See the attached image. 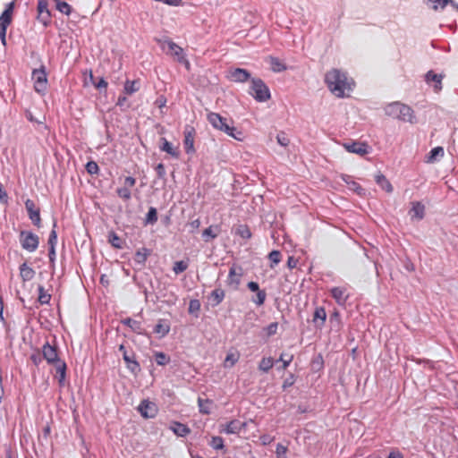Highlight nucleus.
<instances>
[{"mask_svg":"<svg viewBox=\"0 0 458 458\" xmlns=\"http://www.w3.org/2000/svg\"><path fill=\"white\" fill-rule=\"evenodd\" d=\"M375 182L382 190L388 193L392 192L394 190L390 182L381 173H378L375 175Z\"/></svg>","mask_w":458,"mask_h":458,"instance_id":"nucleus-29","label":"nucleus"},{"mask_svg":"<svg viewBox=\"0 0 458 458\" xmlns=\"http://www.w3.org/2000/svg\"><path fill=\"white\" fill-rule=\"evenodd\" d=\"M242 274V272L236 274L235 267H232L229 270L228 277H227V284L233 286V289L237 290L241 284V277Z\"/></svg>","mask_w":458,"mask_h":458,"instance_id":"nucleus-25","label":"nucleus"},{"mask_svg":"<svg viewBox=\"0 0 458 458\" xmlns=\"http://www.w3.org/2000/svg\"><path fill=\"white\" fill-rule=\"evenodd\" d=\"M140 89V81L139 80H126L124 82L123 91L127 95H131L137 92Z\"/></svg>","mask_w":458,"mask_h":458,"instance_id":"nucleus-35","label":"nucleus"},{"mask_svg":"<svg viewBox=\"0 0 458 458\" xmlns=\"http://www.w3.org/2000/svg\"><path fill=\"white\" fill-rule=\"evenodd\" d=\"M136 184V179L132 176H126L123 180V186L131 189Z\"/></svg>","mask_w":458,"mask_h":458,"instance_id":"nucleus-64","label":"nucleus"},{"mask_svg":"<svg viewBox=\"0 0 458 458\" xmlns=\"http://www.w3.org/2000/svg\"><path fill=\"white\" fill-rule=\"evenodd\" d=\"M194 136H195V130L193 127L185 129L183 145H184L185 152L187 154H193L196 151L195 148H194Z\"/></svg>","mask_w":458,"mask_h":458,"instance_id":"nucleus-17","label":"nucleus"},{"mask_svg":"<svg viewBox=\"0 0 458 458\" xmlns=\"http://www.w3.org/2000/svg\"><path fill=\"white\" fill-rule=\"evenodd\" d=\"M432 4V9L437 11L439 7L444 9L447 4H450L454 9L458 11V4L454 0H428Z\"/></svg>","mask_w":458,"mask_h":458,"instance_id":"nucleus-31","label":"nucleus"},{"mask_svg":"<svg viewBox=\"0 0 458 458\" xmlns=\"http://www.w3.org/2000/svg\"><path fill=\"white\" fill-rule=\"evenodd\" d=\"M10 24L0 21V39L4 46L6 45V31Z\"/></svg>","mask_w":458,"mask_h":458,"instance_id":"nucleus-56","label":"nucleus"},{"mask_svg":"<svg viewBox=\"0 0 458 458\" xmlns=\"http://www.w3.org/2000/svg\"><path fill=\"white\" fill-rule=\"evenodd\" d=\"M20 276L22 281L27 282L30 281L35 276V271L32 267H29L26 262L22 263L20 266Z\"/></svg>","mask_w":458,"mask_h":458,"instance_id":"nucleus-30","label":"nucleus"},{"mask_svg":"<svg viewBox=\"0 0 458 458\" xmlns=\"http://www.w3.org/2000/svg\"><path fill=\"white\" fill-rule=\"evenodd\" d=\"M55 250H48L49 266L54 270L55 266Z\"/></svg>","mask_w":458,"mask_h":458,"instance_id":"nucleus-63","label":"nucleus"},{"mask_svg":"<svg viewBox=\"0 0 458 458\" xmlns=\"http://www.w3.org/2000/svg\"><path fill=\"white\" fill-rule=\"evenodd\" d=\"M276 140L279 145L287 147L290 143V140L284 131H280L276 136Z\"/></svg>","mask_w":458,"mask_h":458,"instance_id":"nucleus-54","label":"nucleus"},{"mask_svg":"<svg viewBox=\"0 0 458 458\" xmlns=\"http://www.w3.org/2000/svg\"><path fill=\"white\" fill-rule=\"evenodd\" d=\"M327 320V312L324 307H316L313 317H312V322L314 323V326L318 329H322L325 326Z\"/></svg>","mask_w":458,"mask_h":458,"instance_id":"nucleus-19","label":"nucleus"},{"mask_svg":"<svg viewBox=\"0 0 458 458\" xmlns=\"http://www.w3.org/2000/svg\"><path fill=\"white\" fill-rule=\"evenodd\" d=\"M155 361L158 366H165L171 360L170 356L163 352H156L154 354Z\"/></svg>","mask_w":458,"mask_h":458,"instance_id":"nucleus-42","label":"nucleus"},{"mask_svg":"<svg viewBox=\"0 0 458 458\" xmlns=\"http://www.w3.org/2000/svg\"><path fill=\"white\" fill-rule=\"evenodd\" d=\"M42 355L44 360L51 365L55 366L58 362L63 361L59 358L57 347L51 345L48 342L42 346Z\"/></svg>","mask_w":458,"mask_h":458,"instance_id":"nucleus-10","label":"nucleus"},{"mask_svg":"<svg viewBox=\"0 0 458 458\" xmlns=\"http://www.w3.org/2000/svg\"><path fill=\"white\" fill-rule=\"evenodd\" d=\"M325 82L329 90L338 98L344 96L345 89H351L346 72L332 69L325 75Z\"/></svg>","mask_w":458,"mask_h":458,"instance_id":"nucleus-1","label":"nucleus"},{"mask_svg":"<svg viewBox=\"0 0 458 458\" xmlns=\"http://www.w3.org/2000/svg\"><path fill=\"white\" fill-rule=\"evenodd\" d=\"M200 310V302L199 300H191L189 303V313L193 314Z\"/></svg>","mask_w":458,"mask_h":458,"instance_id":"nucleus-57","label":"nucleus"},{"mask_svg":"<svg viewBox=\"0 0 458 458\" xmlns=\"http://www.w3.org/2000/svg\"><path fill=\"white\" fill-rule=\"evenodd\" d=\"M55 227H56V222L54 221L53 229L51 230V232L49 233L48 241H47L48 250H52V249L55 250V246L57 243V233L55 229Z\"/></svg>","mask_w":458,"mask_h":458,"instance_id":"nucleus-44","label":"nucleus"},{"mask_svg":"<svg viewBox=\"0 0 458 458\" xmlns=\"http://www.w3.org/2000/svg\"><path fill=\"white\" fill-rule=\"evenodd\" d=\"M19 241L23 250L34 252L39 244V237L31 231L21 230L19 234Z\"/></svg>","mask_w":458,"mask_h":458,"instance_id":"nucleus-7","label":"nucleus"},{"mask_svg":"<svg viewBox=\"0 0 458 458\" xmlns=\"http://www.w3.org/2000/svg\"><path fill=\"white\" fill-rule=\"evenodd\" d=\"M277 328H278V323L277 322H273V323H270L266 328V332H267V335L268 336H271V335H274L276 334L277 332Z\"/></svg>","mask_w":458,"mask_h":458,"instance_id":"nucleus-61","label":"nucleus"},{"mask_svg":"<svg viewBox=\"0 0 458 458\" xmlns=\"http://www.w3.org/2000/svg\"><path fill=\"white\" fill-rule=\"evenodd\" d=\"M159 149L167 153L172 157L179 158L180 151L178 147H174L165 138H160Z\"/></svg>","mask_w":458,"mask_h":458,"instance_id":"nucleus-20","label":"nucleus"},{"mask_svg":"<svg viewBox=\"0 0 458 458\" xmlns=\"http://www.w3.org/2000/svg\"><path fill=\"white\" fill-rule=\"evenodd\" d=\"M344 148L350 152L360 155L361 157L369 154L371 148L366 142L352 141L344 144Z\"/></svg>","mask_w":458,"mask_h":458,"instance_id":"nucleus-12","label":"nucleus"},{"mask_svg":"<svg viewBox=\"0 0 458 458\" xmlns=\"http://www.w3.org/2000/svg\"><path fill=\"white\" fill-rule=\"evenodd\" d=\"M385 114L403 122L413 123V110L407 105L393 102L385 107Z\"/></svg>","mask_w":458,"mask_h":458,"instance_id":"nucleus-3","label":"nucleus"},{"mask_svg":"<svg viewBox=\"0 0 458 458\" xmlns=\"http://www.w3.org/2000/svg\"><path fill=\"white\" fill-rule=\"evenodd\" d=\"M209 445L215 449V450H224L225 449V444L224 439L221 437H212Z\"/></svg>","mask_w":458,"mask_h":458,"instance_id":"nucleus-48","label":"nucleus"},{"mask_svg":"<svg viewBox=\"0 0 458 458\" xmlns=\"http://www.w3.org/2000/svg\"><path fill=\"white\" fill-rule=\"evenodd\" d=\"M25 208L28 213L30 219L32 224L38 228L41 227V218H40V210L36 207V204L33 200L28 199L25 201Z\"/></svg>","mask_w":458,"mask_h":458,"instance_id":"nucleus-14","label":"nucleus"},{"mask_svg":"<svg viewBox=\"0 0 458 458\" xmlns=\"http://www.w3.org/2000/svg\"><path fill=\"white\" fill-rule=\"evenodd\" d=\"M212 403V401L209 399H202L200 397L198 398V405H199V411L202 414H209L210 409L209 405Z\"/></svg>","mask_w":458,"mask_h":458,"instance_id":"nucleus-41","label":"nucleus"},{"mask_svg":"<svg viewBox=\"0 0 458 458\" xmlns=\"http://www.w3.org/2000/svg\"><path fill=\"white\" fill-rule=\"evenodd\" d=\"M153 332L164 337L170 332V324L165 319H159L157 324L154 327Z\"/></svg>","mask_w":458,"mask_h":458,"instance_id":"nucleus-28","label":"nucleus"},{"mask_svg":"<svg viewBox=\"0 0 458 458\" xmlns=\"http://www.w3.org/2000/svg\"><path fill=\"white\" fill-rule=\"evenodd\" d=\"M225 293L223 289L220 287L216 288L214 291L211 292L208 300L211 301V305L213 307H216L219 305L223 300L225 299Z\"/></svg>","mask_w":458,"mask_h":458,"instance_id":"nucleus-27","label":"nucleus"},{"mask_svg":"<svg viewBox=\"0 0 458 458\" xmlns=\"http://www.w3.org/2000/svg\"><path fill=\"white\" fill-rule=\"evenodd\" d=\"M249 93L258 102H265L271 98L270 90L260 78H252Z\"/></svg>","mask_w":458,"mask_h":458,"instance_id":"nucleus-4","label":"nucleus"},{"mask_svg":"<svg viewBox=\"0 0 458 458\" xmlns=\"http://www.w3.org/2000/svg\"><path fill=\"white\" fill-rule=\"evenodd\" d=\"M122 323L129 327L132 332L138 335H146V332L140 321L134 320L131 318H126L122 320Z\"/></svg>","mask_w":458,"mask_h":458,"instance_id":"nucleus-23","label":"nucleus"},{"mask_svg":"<svg viewBox=\"0 0 458 458\" xmlns=\"http://www.w3.org/2000/svg\"><path fill=\"white\" fill-rule=\"evenodd\" d=\"M208 121L215 129L226 133L228 136L237 140H242V132L236 130L233 125V121L230 120L229 123L227 118L214 112L208 114Z\"/></svg>","mask_w":458,"mask_h":458,"instance_id":"nucleus-2","label":"nucleus"},{"mask_svg":"<svg viewBox=\"0 0 458 458\" xmlns=\"http://www.w3.org/2000/svg\"><path fill=\"white\" fill-rule=\"evenodd\" d=\"M158 42L160 44L161 48L164 51H166L167 55H171L172 56L176 57L179 63L185 64L186 68L189 69L190 63L186 59L183 54V49L181 47H179L176 43L168 38H165L164 40H158Z\"/></svg>","mask_w":458,"mask_h":458,"instance_id":"nucleus-5","label":"nucleus"},{"mask_svg":"<svg viewBox=\"0 0 458 458\" xmlns=\"http://www.w3.org/2000/svg\"><path fill=\"white\" fill-rule=\"evenodd\" d=\"M445 155V150L443 147H436L433 148L428 157H427V162L428 163H434L436 162L439 157H443Z\"/></svg>","mask_w":458,"mask_h":458,"instance_id":"nucleus-34","label":"nucleus"},{"mask_svg":"<svg viewBox=\"0 0 458 458\" xmlns=\"http://www.w3.org/2000/svg\"><path fill=\"white\" fill-rule=\"evenodd\" d=\"M171 429L178 437H186L191 433V428L187 425L177 421L174 423Z\"/></svg>","mask_w":458,"mask_h":458,"instance_id":"nucleus-33","label":"nucleus"},{"mask_svg":"<svg viewBox=\"0 0 458 458\" xmlns=\"http://www.w3.org/2000/svg\"><path fill=\"white\" fill-rule=\"evenodd\" d=\"M409 215L411 220L420 221L425 216V206L420 201H412Z\"/></svg>","mask_w":458,"mask_h":458,"instance_id":"nucleus-18","label":"nucleus"},{"mask_svg":"<svg viewBox=\"0 0 458 458\" xmlns=\"http://www.w3.org/2000/svg\"><path fill=\"white\" fill-rule=\"evenodd\" d=\"M108 242L112 245V247L119 250L123 249L124 244V241L114 231H111L108 233Z\"/></svg>","mask_w":458,"mask_h":458,"instance_id":"nucleus-36","label":"nucleus"},{"mask_svg":"<svg viewBox=\"0 0 458 458\" xmlns=\"http://www.w3.org/2000/svg\"><path fill=\"white\" fill-rule=\"evenodd\" d=\"M228 78L234 82H245L250 79V72L242 68H232L229 70Z\"/></svg>","mask_w":458,"mask_h":458,"instance_id":"nucleus-16","label":"nucleus"},{"mask_svg":"<svg viewBox=\"0 0 458 458\" xmlns=\"http://www.w3.org/2000/svg\"><path fill=\"white\" fill-rule=\"evenodd\" d=\"M30 360L35 366L38 367L43 361L44 358L42 353H40L39 351H38L37 352H34L30 356Z\"/></svg>","mask_w":458,"mask_h":458,"instance_id":"nucleus-59","label":"nucleus"},{"mask_svg":"<svg viewBox=\"0 0 458 458\" xmlns=\"http://www.w3.org/2000/svg\"><path fill=\"white\" fill-rule=\"evenodd\" d=\"M55 8L61 13L69 16L72 13V7L65 1L63 0H55Z\"/></svg>","mask_w":458,"mask_h":458,"instance_id":"nucleus-37","label":"nucleus"},{"mask_svg":"<svg viewBox=\"0 0 458 458\" xmlns=\"http://www.w3.org/2000/svg\"><path fill=\"white\" fill-rule=\"evenodd\" d=\"M188 267H189L188 261L180 260V261L174 262L173 270L176 275H178V274L184 272L188 268Z\"/></svg>","mask_w":458,"mask_h":458,"instance_id":"nucleus-52","label":"nucleus"},{"mask_svg":"<svg viewBox=\"0 0 458 458\" xmlns=\"http://www.w3.org/2000/svg\"><path fill=\"white\" fill-rule=\"evenodd\" d=\"M118 350L123 354V359L126 363L127 369L134 376H137L140 372L141 369L140 363L136 360L135 352L133 351L128 352L123 344H120Z\"/></svg>","mask_w":458,"mask_h":458,"instance_id":"nucleus-8","label":"nucleus"},{"mask_svg":"<svg viewBox=\"0 0 458 458\" xmlns=\"http://www.w3.org/2000/svg\"><path fill=\"white\" fill-rule=\"evenodd\" d=\"M89 79L92 81V83L94 84V86L96 87V89H98V90L101 91L102 89H105V90L106 89L108 83L103 77L99 78L98 81H95V78H94L92 72H90Z\"/></svg>","mask_w":458,"mask_h":458,"instance_id":"nucleus-50","label":"nucleus"},{"mask_svg":"<svg viewBox=\"0 0 458 458\" xmlns=\"http://www.w3.org/2000/svg\"><path fill=\"white\" fill-rule=\"evenodd\" d=\"M235 233L242 239H250L251 237V232L247 225H240Z\"/></svg>","mask_w":458,"mask_h":458,"instance_id":"nucleus-47","label":"nucleus"},{"mask_svg":"<svg viewBox=\"0 0 458 458\" xmlns=\"http://www.w3.org/2000/svg\"><path fill=\"white\" fill-rule=\"evenodd\" d=\"M295 383V376L293 373H290L287 377L284 378L282 388L283 390H286L287 388L293 386Z\"/></svg>","mask_w":458,"mask_h":458,"instance_id":"nucleus-55","label":"nucleus"},{"mask_svg":"<svg viewBox=\"0 0 458 458\" xmlns=\"http://www.w3.org/2000/svg\"><path fill=\"white\" fill-rule=\"evenodd\" d=\"M341 177L342 180L349 186L350 190L354 191L359 195L364 193V189L358 182L352 180V177L350 175L343 174Z\"/></svg>","mask_w":458,"mask_h":458,"instance_id":"nucleus-32","label":"nucleus"},{"mask_svg":"<svg viewBox=\"0 0 458 458\" xmlns=\"http://www.w3.org/2000/svg\"><path fill=\"white\" fill-rule=\"evenodd\" d=\"M293 359V355H290L288 359H284V354L282 353L278 359V361H282V363H283L282 369H285L290 365Z\"/></svg>","mask_w":458,"mask_h":458,"instance_id":"nucleus-62","label":"nucleus"},{"mask_svg":"<svg viewBox=\"0 0 458 458\" xmlns=\"http://www.w3.org/2000/svg\"><path fill=\"white\" fill-rule=\"evenodd\" d=\"M55 371H56V377L58 380V385H59V386L62 387L64 386L65 378H66V370H67L66 363L64 361L58 362L55 366Z\"/></svg>","mask_w":458,"mask_h":458,"instance_id":"nucleus-26","label":"nucleus"},{"mask_svg":"<svg viewBox=\"0 0 458 458\" xmlns=\"http://www.w3.org/2000/svg\"><path fill=\"white\" fill-rule=\"evenodd\" d=\"M287 447L282 444H277L276 448V458H287Z\"/></svg>","mask_w":458,"mask_h":458,"instance_id":"nucleus-58","label":"nucleus"},{"mask_svg":"<svg viewBox=\"0 0 458 458\" xmlns=\"http://www.w3.org/2000/svg\"><path fill=\"white\" fill-rule=\"evenodd\" d=\"M267 298V293L265 290H259L256 293V298H252L251 301L257 306H262L265 303Z\"/></svg>","mask_w":458,"mask_h":458,"instance_id":"nucleus-51","label":"nucleus"},{"mask_svg":"<svg viewBox=\"0 0 458 458\" xmlns=\"http://www.w3.org/2000/svg\"><path fill=\"white\" fill-rule=\"evenodd\" d=\"M218 226H213L210 225L209 227L206 228L202 233L203 240L208 242L210 240H213L217 237L218 235Z\"/></svg>","mask_w":458,"mask_h":458,"instance_id":"nucleus-38","label":"nucleus"},{"mask_svg":"<svg viewBox=\"0 0 458 458\" xmlns=\"http://www.w3.org/2000/svg\"><path fill=\"white\" fill-rule=\"evenodd\" d=\"M330 295L339 306H344L350 298L346 286H335L330 289Z\"/></svg>","mask_w":458,"mask_h":458,"instance_id":"nucleus-15","label":"nucleus"},{"mask_svg":"<svg viewBox=\"0 0 458 458\" xmlns=\"http://www.w3.org/2000/svg\"><path fill=\"white\" fill-rule=\"evenodd\" d=\"M247 426L245 421H241L239 420H232L225 425L220 426L219 432L225 434H239L242 430H243Z\"/></svg>","mask_w":458,"mask_h":458,"instance_id":"nucleus-13","label":"nucleus"},{"mask_svg":"<svg viewBox=\"0 0 458 458\" xmlns=\"http://www.w3.org/2000/svg\"><path fill=\"white\" fill-rule=\"evenodd\" d=\"M31 79L34 81V90L42 96L45 95L47 89V74L44 64L38 69H33Z\"/></svg>","mask_w":458,"mask_h":458,"instance_id":"nucleus-6","label":"nucleus"},{"mask_svg":"<svg viewBox=\"0 0 458 458\" xmlns=\"http://www.w3.org/2000/svg\"><path fill=\"white\" fill-rule=\"evenodd\" d=\"M38 21L43 24L44 27H48L51 23L52 13L48 9L47 0H38Z\"/></svg>","mask_w":458,"mask_h":458,"instance_id":"nucleus-9","label":"nucleus"},{"mask_svg":"<svg viewBox=\"0 0 458 458\" xmlns=\"http://www.w3.org/2000/svg\"><path fill=\"white\" fill-rule=\"evenodd\" d=\"M14 6H15L14 1H12L5 5L4 10L3 11V13L0 15L1 22H5L7 24L12 23Z\"/></svg>","mask_w":458,"mask_h":458,"instance_id":"nucleus-24","label":"nucleus"},{"mask_svg":"<svg viewBox=\"0 0 458 458\" xmlns=\"http://www.w3.org/2000/svg\"><path fill=\"white\" fill-rule=\"evenodd\" d=\"M85 169L87 173L89 174L90 175H96L98 174L99 173L98 165L93 160L87 162Z\"/></svg>","mask_w":458,"mask_h":458,"instance_id":"nucleus-53","label":"nucleus"},{"mask_svg":"<svg viewBox=\"0 0 458 458\" xmlns=\"http://www.w3.org/2000/svg\"><path fill=\"white\" fill-rule=\"evenodd\" d=\"M116 194L123 201H129L131 199V189L124 186L117 188Z\"/></svg>","mask_w":458,"mask_h":458,"instance_id":"nucleus-45","label":"nucleus"},{"mask_svg":"<svg viewBox=\"0 0 458 458\" xmlns=\"http://www.w3.org/2000/svg\"><path fill=\"white\" fill-rule=\"evenodd\" d=\"M151 250L147 248H141L138 250L134 255L133 260L136 265L140 266V268L145 267L148 257L150 255Z\"/></svg>","mask_w":458,"mask_h":458,"instance_id":"nucleus-22","label":"nucleus"},{"mask_svg":"<svg viewBox=\"0 0 458 458\" xmlns=\"http://www.w3.org/2000/svg\"><path fill=\"white\" fill-rule=\"evenodd\" d=\"M271 69L276 72H280L286 70V66L277 57L270 56Z\"/></svg>","mask_w":458,"mask_h":458,"instance_id":"nucleus-43","label":"nucleus"},{"mask_svg":"<svg viewBox=\"0 0 458 458\" xmlns=\"http://www.w3.org/2000/svg\"><path fill=\"white\" fill-rule=\"evenodd\" d=\"M156 173L159 179H165L166 175L165 167L163 163H159L155 167Z\"/></svg>","mask_w":458,"mask_h":458,"instance_id":"nucleus-60","label":"nucleus"},{"mask_svg":"<svg viewBox=\"0 0 458 458\" xmlns=\"http://www.w3.org/2000/svg\"><path fill=\"white\" fill-rule=\"evenodd\" d=\"M138 411L143 418L153 419L157 416L158 409L155 403L144 399L139 404Z\"/></svg>","mask_w":458,"mask_h":458,"instance_id":"nucleus-11","label":"nucleus"},{"mask_svg":"<svg viewBox=\"0 0 458 458\" xmlns=\"http://www.w3.org/2000/svg\"><path fill=\"white\" fill-rule=\"evenodd\" d=\"M38 301L40 304H48L51 300V295L47 293L43 285H38Z\"/></svg>","mask_w":458,"mask_h":458,"instance_id":"nucleus-46","label":"nucleus"},{"mask_svg":"<svg viewBox=\"0 0 458 458\" xmlns=\"http://www.w3.org/2000/svg\"><path fill=\"white\" fill-rule=\"evenodd\" d=\"M275 360L272 357L262 358L259 363V369L267 373L274 366Z\"/></svg>","mask_w":458,"mask_h":458,"instance_id":"nucleus-39","label":"nucleus"},{"mask_svg":"<svg viewBox=\"0 0 458 458\" xmlns=\"http://www.w3.org/2000/svg\"><path fill=\"white\" fill-rule=\"evenodd\" d=\"M157 208L154 207H150L148 208V213L146 214L145 225H155L157 222Z\"/></svg>","mask_w":458,"mask_h":458,"instance_id":"nucleus-40","label":"nucleus"},{"mask_svg":"<svg viewBox=\"0 0 458 458\" xmlns=\"http://www.w3.org/2000/svg\"><path fill=\"white\" fill-rule=\"evenodd\" d=\"M268 259L271 261L270 267L274 268L281 261V252L274 250L268 254Z\"/></svg>","mask_w":458,"mask_h":458,"instance_id":"nucleus-49","label":"nucleus"},{"mask_svg":"<svg viewBox=\"0 0 458 458\" xmlns=\"http://www.w3.org/2000/svg\"><path fill=\"white\" fill-rule=\"evenodd\" d=\"M442 75L435 73L432 70L428 71L425 74V81L428 84H429L431 81L435 82L434 90L436 92H438L442 89Z\"/></svg>","mask_w":458,"mask_h":458,"instance_id":"nucleus-21","label":"nucleus"}]
</instances>
